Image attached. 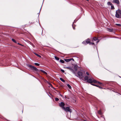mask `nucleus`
<instances>
[{
    "mask_svg": "<svg viewBox=\"0 0 121 121\" xmlns=\"http://www.w3.org/2000/svg\"><path fill=\"white\" fill-rule=\"evenodd\" d=\"M119 14L121 15V10L120 9H118L116 11L115 16L116 17L118 18L120 17V16Z\"/></svg>",
    "mask_w": 121,
    "mask_h": 121,
    "instance_id": "obj_1",
    "label": "nucleus"
},
{
    "mask_svg": "<svg viewBox=\"0 0 121 121\" xmlns=\"http://www.w3.org/2000/svg\"><path fill=\"white\" fill-rule=\"evenodd\" d=\"M27 66L29 68L32 69L33 70H35L36 71H38L39 70L35 67L31 65L27 64Z\"/></svg>",
    "mask_w": 121,
    "mask_h": 121,
    "instance_id": "obj_2",
    "label": "nucleus"
},
{
    "mask_svg": "<svg viewBox=\"0 0 121 121\" xmlns=\"http://www.w3.org/2000/svg\"><path fill=\"white\" fill-rule=\"evenodd\" d=\"M87 82H88L91 83H92V82L94 83H96L97 82V81L92 78H91L88 79Z\"/></svg>",
    "mask_w": 121,
    "mask_h": 121,
    "instance_id": "obj_3",
    "label": "nucleus"
},
{
    "mask_svg": "<svg viewBox=\"0 0 121 121\" xmlns=\"http://www.w3.org/2000/svg\"><path fill=\"white\" fill-rule=\"evenodd\" d=\"M78 74L80 78L82 79L83 80L82 78L84 77V76L82 72L80 71H79L78 73Z\"/></svg>",
    "mask_w": 121,
    "mask_h": 121,
    "instance_id": "obj_4",
    "label": "nucleus"
},
{
    "mask_svg": "<svg viewBox=\"0 0 121 121\" xmlns=\"http://www.w3.org/2000/svg\"><path fill=\"white\" fill-rule=\"evenodd\" d=\"M65 68L69 69L70 70L71 72H72L74 74L75 73V72L74 71V70L73 69L72 67H71V66L69 67H66Z\"/></svg>",
    "mask_w": 121,
    "mask_h": 121,
    "instance_id": "obj_5",
    "label": "nucleus"
},
{
    "mask_svg": "<svg viewBox=\"0 0 121 121\" xmlns=\"http://www.w3.org/2000/svg\"><path fill=\"white\" fill-rule=\"evenodd\" d=\"M63 109L66 111L69 112L70 113L71 112V109H70L69 107H67L66 108H65Z\"/></svg>",
    "mask_w": 121,
    "mask_h": 121,
    "instance_id": "obj_6",
    "label": "nucleus"
},
{
    "mask_svg": "<svg viewBox=\"0 0 121 121\" xmlns=\"http://www.w3.org/2000/svg\"><path fill=\"white\" fill-rule=\"evenodd\" d=\"M65 105V104L63 102H61L59 104V106L61 107L63 109L65 108V107H64Z\"/></svg>",
    "mask_w": 121,
    "mask_h": 121,
    "instance_id": "obj_7",
    "label": "nucleus"
},
{
    "mask_svg": "<svg viewBox=\"0 0 121 121\" xmlns=\"http://www.w3.org/2000/svg\"><path fill=\"white\" fill-rule=\"evenodd\" d=\"M113 3L119 4H120V2L118 0H114L113 1Z\"/></svg>",
    "mask_w": 121,
    "mask_h": 121,
    "instance_id": "obj_8",
    "label": "nucleus"
},
{
    "mask_svg": "<svg viewBox=\"0 0 121 121\" xmlns=\"http://www.w3.org/2000/svg\"><path fill=\"white\" fill-rule=\"evenodd\" d=\"M73 68L75 72L78 69L77 66L76 65H75L74 66Z\"/></svg>",
    "mask_w": 121,
    "mask_h": 121,
    "instance_id": "obj_9",
    "label": "nucleus"
},
{
    "mask_svg": "<svg viewBox=\"0 0 121 121\" xmlns=\"http://www.w3.org/2000/svg\"><path fill=\"white\" fill-rule=\"evenodd\" d=\"M90 76H89V77L87 76H85L84 77V79L85 80L87 81V80H88L89 78H90Z\"/></svg>",
    "mask_w": 121,
    "mask_h": 121,
    "instance_id": "obj_10",
    "label": "nucleus"
},
{
    "mask_svg": "<svg viewBox=\"0 0 121 121\" xmlns=\"http://www.w3.org/2000/svg\"><path fill=\"white\" fill-rule=\"evenodd\" d=\"M85 41H86V42L87 44L89 43H90V39H87Z\"/></svg>",
    "mask_w": 121,
    "mask_h": 121,
    "instance_id": "obj_11",
    "label": "nucleus"
},
{
    "mask_svg": "<svg viewBox=\"0 0 121 121\" xmlns=\"http://www.w3.org/2000/svg\"><path fill=\"white\" fill-rule=\"evenodd\" d=\"M65 60L66 62H68L71 61V59H65Z\"/></svg>",
    "mask_w": 121,
    "mask_h": 121,
    "instance_id": "obj_12",
    "label": "nucleus"
},
{
    "mask_svg": "<svg viewBox=\"0 0 121 121\" xmlns=\"http://www.w3.org/2000/svg\"><path fill=\"white\" fill-rule=\"evenodd\" d=\"M108 30L111 32L113 30L112 29L108 28Z\"/></svg>",
    "mask_w": 121,
    "mask_h": 121,
    "instance_id": "obj_13",
    "label": "nucleus"
},
{
    "mask_svg": "<svg viewBox=\"0 0 121 121\" xmlns=\"http://www.w3.org/2000/svg\"><path fill=\"white\" fill-rule=\"evenodd\" d=\"M98 113L100 115H101L102 114V112L100 110L98 111Z\"/></svg>",
    "mask_w": 121,
    "mask_h": 121,
    "instance_id": "obj_14",
    "label": "nucleus"
},
{
    "mask_svg": "<svg viewBox=\"0 0 121 121\" xmlns=\"http://www.w3.org/2000/svg\"><path fill=\"white\" fill-rule=\"evenodd\" d=\"M107 4L108 5H112V4L110 2H108L107 3Z\"/></svg>",
    "mask_w": 121,
    "mask_h": 121,
    "instance_id": "obj_15",
    "label": "nucleus"
},
{
    "mask_svg": "<svg viewBox=\"0 0 121 121\" xmlns=\"http://www.w3.org/2000/svg\"><path fill=\"white\" fill-rule=\"evenodd\" d=\"M40 70L41 72H42L43 73H44L45 74H46V75L47 74V73L45 71H43V70Z\"/></svg>",
    "mask_w": 121,
    "mask_h": 121,
    "instance_id": "obj_16",
    "label": "nucleus"
},
{
    "mask_svg": "<svg viewBox=\"0 0 121 121\" xmlns=\"http://www.w3.org/2000/svg\"><path fill=\"white\" fill-rule=\"evenodd\" d=\"M55 58L57 60H59V57H57V56H55Z\"/></svg>",
    "mask_w": 121,
    "mask_h": 121,
    "instance_id": "obj_17",
    "label": "nucleus"
},
{
    "mask_svg": "<svg viewBox=\"0 0 121 121\" xmlns=\"http://www.w3.org/2000/svg\"><path fill=\"white\" fill-rule=\"evenodd\" d=\"M34 54L36 55L37 56L39 57H41V56L40 55H39L38 54H37V53H34Z\"/></svg>",
    "mask_w": 121,
    "mask_h": 121,
    "instance_id": "obj_18",
    "label": "nucleus"
},
{
    "mask_svg": "<svg viewBox=\"0 0 121 121\" xmlns=\"http://www.w3.org/2000/svg\"><path fill=\"white\" fill-rule=\"evenodd\" d=\"M60 80L62 81L63 82H65V80L62 78H60Z\"/></svg>",
    "mask_w": 121,
    "mask_h": 121,
    "instance_id": "obj_19",
    "label": "nucleus"
},
{
    "mask_svg": "<svg viewBox=\"0 0 121 121\" xmlns=\"http://www.w3.org/2000/svg\"><path fill=\"white\" fill-rule=\"evenodd\" d=\"M100 119L103 120H105L104 118V117L103 116H101L100 117Z\"/></svg>",
    "mask_w": 121,
    "mask_h": 121,
    "instance_id": "obj_20",
    "label": "nucleus"
},
{
    "mask_svg": "<svg viewBox=\"0 0 121 121\" xmlns=\"http://www.w3.org/2000/svg\"><path fill=\"white\" fill-rule=\"evenodd\" d=\"M82 43L83 44H85V45H86L87 44V43H86V41H83L82 42Z\"/></svg>",
    "mask_w": 121,
    "mask_h": 121,
    "instance_id": "obj_21",
    "label": "nucleus"
},
{
    "mask_svg": "<svg viewBox=\"0 0 121 121\" xmlns=\"http://www.w3.org/2000/svg\"><path fill=\"white\" fill-rule=\"evenodd\" d=\"M67 86L70 89H71V86L69 84H67Z\"/></svg>",
    "mask_w": 121,
    "mask_h": 121,
    "instance_id": "obj_22",
    "label": "nucleus"
},
{
    "mask_svg": "<svg viewBox=\"0 0 121 121\" xmlns=\"http://www.w3.org/2000/svg\"><path fill=\"white\" fill-rule=\"evenodd\" d=\"M12 40L14 43H17V42L14 39H12Z\"/></svg>",
    "mask_w": 121,
    "mask_h": 121,
    "instance_id": "obj_23",
    "label": "nucleus"
},
{
    "mask_svg": "<svg viewBox=\"0 0 121 121\" xmlns=\"http://www.w3.org/2000/svg\"><path fill=\"white\" fill-rule=\"evenodd\" d=\"M60 61L62 63H64L65 62L64 61L62 60H60Z\"/></svg>",
    "mask_w": 121,
    "mask_h": 121,
    "instance_id": "obj_24",
    "label": "nucleus"
},
{
    "mask_svg": "<svg viewBox=\"0 0 121 121\" xmlns=\"http://www.w3.org/2000/svg\"><path fill=\"white\" fill-rule=\"evenodd\" d=\"M95 86L99 87V88H100V89H102L103 88L102 87H101L100 86H99L96 85H95Z\"/></svg>",
    "mask_w": 121,
    "mask_h": 121,
    "instance_id": "obj_25",
    "label": "nucleus"
},
{
    "mask_svg": "<svg viewBox=\"0 0 121 121\" xmlns=\"http://www.w3.org/2000/svg\"><path fill=\"white\" fill-rule=\"evenodd\" d=\"M93 40H96L97 39V38L95 37H94V38H93Z\"/></svg>",
    "mask_w": 121,
    "mask_h": 121,
    "instance_id": "obj_26",
    "label": "nucleus"
},
{
    "mask_svg": "<svg viewBox=\"0 0 121 121\" xmlns=\"http://www.w3.org/2000/svg\"><path fill=\"white\" fill-rule=\"evenodd\" d=\"M35 65L37 66H39V64L37 63H35Z\"/></svg>",
    "mask_w": 121,
    "mask_h": 121,
    "instance_id": "obj_27",
    "label": "nucleus"
},
{
    "mask_svg": "<svg viewBox=\"0 0 121 121\" xmlns=\"http://www.w3.org/2000/svg\"><path fill=\"white\" fill-rule=\"evenodd\" d=\"M49 85H50V86L52 87L53 89H55V88H54V87H53L52 86V84H51V83H50L49 84Z\"/></svg>",
    "mask_w": 121,
    "mask_h": 121,
    "instance_id": "obj_28",
    "label": "nucleus"
},
{
    "mask_svg": "<svg viewBox=\"0 0 121 121\" xmlns=\"http://www.w3.org/2000/svg\"><path fill=\"white\" fill-rule=\"evenodd\" d=\"M59 100V99H58V98H55V101H58V100Z\"/></svg>",
    "mask_w": 121,
    "mask_h": 121,
    "instance_id": "obj_29",
    "label": "nucleus"
},
{
    "mask_svg": "<svg viewBox=\"0 0 121 121\" xmlns=\"http://www.w3.org/2000/svg\"><path fill=\"white\" fill-rule=\"evenodd\" d=\"M114 6L113 5H112L111 6V9H114Z\"/></svg>",
    "mask_w": 121,
    "mask_h": 121,
    "instance_id": "obj_30",
    "label": "nucleus"
},
{
    "mask_svg": "<svg viewBox=\"0 0 121 121\" xmlns=\"http://www.w3.org/2000/svg\"><path fill=\"white\" fill-rule=\"evenodd\" d=\"M116 25L119 26H121V24H116Z\"/></svg>",
    "mask_w": 121,
    "mask_h": 121,
    "instance_id": "obj_31",
    "label": "nucleus"
},
{
    "mask_svg": "<svg viewBox=\"0 0 121 121\" xmlns=\"http://www.w3.org/2000/svg\"><path fill=\"white\" fill-rule=\"evenodd\" d=\"M90 44V45H93L94 44V43H90H90H89Z\"/></svg>",
    "mask_w": 121,
    "mask_h": 121,
    "instance_id": "obj_32",
    "label": "nucleus"
},
{
    "mask_svg": "<svg viewBox=\"0 0 121 121\" xmlns=\"http://www.w3.org/2000/svg\"><path fill=\"white\" fill-rule=\"evenodd\" d=\"M61 71L63 73H64L65 72V71L64 70L62 69H60Z\"/></svg>",
    "mask_w": 121,
    "mask_h": 121,
    "instance_id": "obj_33",
    "label": "nucleus"
},
{
    "mask_svg": "<svg viewBox=\"0 0 121 121\" xmlns=\"http://www.w3.org/2000/svg\"><path fill=\"white\" fill-rule=\"evenodd\" d=\"M86 74H87V75H89V73H88V72H86Z\"/></svg>",
    "mask_w": 121,
    "mask_h": 121,
    "instance_id": "obj_34",
    "label": "nucleus"
},
{
    "mask_svg": "<svg viewBox=\"0 0 121 121\" xmlns=\"http://www.w3.org/2000/svg\"><path fill=\"white\" fill-rule=\"evenodd\" d=\"M98 82V84H102V83H101V82Z\"/></svg>",
    "mask_w": 121,
    "mask_h": 121,
    "instance_id": "obj_35",
    "label": "nucleus"
},
{
    "mask_svg": "<svg viewBox=\"0 0 121 121\" xmlns=\"http://www.w3.org/2000/svg\"><path fill=\"white\" fill-rule=\"evenodd\" d=\"M70 59H71V60H73V61L74 60L73 58H70Z\"/></svg>",
    "mask_w": 121,
    "mask_h": 121,
    "instance_id": "obj_36",
    "label": "nucleus"
},
{
    "mask_svg": "<svg viewBox=\"0 0 121 121\" xmlns=\"http://www.w3.org/2000/svg\"><path fill=\"white\" fill-rule=\"evenodd\" d=\"M91 84L92 85H93V86H95V85H96L94 84Z\"/></svg>",
    "mask_w": 121,
    "mask_h": 121,
    "instance_id": "obj_37",
    "label": "nucleus"
},
{
    "mask_svg": "<svg viewBox=\"0 0 121 121\" xmlns=\"http://www.w3.org/2000/svg\"><path fill=\"white\" fill-rule=\"evenodd\" d=\"M99 40H98V41H97V42H96V43H98V42H99Z\"/></svg>",
    "mask_w": 121,
    "mask_h": 121,
    "instance_id": "obj_38",
    "label": "nucleus"
},
{
    "mask_svg": "<svg viewBox=\"0 0 121 121\" xmlns=\"http://www.w3.org/2000/svg\"><path fill=\"white\" fill-rule=\"evenodd\" d=\"M18 43V44H19V45H21V44H20V43Z\"/></svg>",
    "mask_w": 121,
    "mask_h": 121,
    "instance_id": "obj_39",
    "label": "nucleus"
},
{
    "mask_svg": "<svg viewBox=\"0 0 121 121\" xmlns=\"http://www.w3.org/2000/svg\"><path fill=\"white\" fill-rule=\"evenodd\" d=\"M73 28V29H74V28Z\"/></svg>",
    "mask_w": 121,
    "mask_h": 121,
    "instance_id": "obj_40",
    "label": "nucleus"
}]
</instances>
